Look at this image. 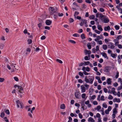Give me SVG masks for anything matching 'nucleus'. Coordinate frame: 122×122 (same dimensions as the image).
<instances>
[{
    "mask_svg": "<svg viewBox=\"0 0 122 122\" xmlns=\"http://www.w3.org/2000/svg\"><path fill=\"white\" fill-rule=\"evenodd\" d=\"M111 79L110 78H109L107 79V82L108 84H111L112 81H111Z\"/></svg>",
    "mask_w": 122,
    "mask_h": 122,
    "instance_id": "obj_11",
    "label": "nucleus"
},
{
    "mask_svg": "<svg viewBox=\"0 0 122 122\" xmlns=\"http://www.w3.org/2000/svg\"><path fill=\"white\" fill-rule=\"evenodd\" d=\"M110 29V27L109 26H108L107 27H105L104 28V30L105 31H107V30H109Z\"/></svg>",
    "mask_w": 122,
    "mask_h": 122,
    "instance_id": "obj_14",
    "label": "nucleus"
},
{
    "mask_svg": "<svg viewBox=\"0 0 122 122\" xmlns=\"http://www.w3.org/2000/svg\"><path fill=\"white\" fill-rule=\"evenodd\" d=\"M88 77V79L87 78V76H85V80L86 82V83H89L91 84H92L94 79V76H89Z\"/></svg>",
    "mask_w": 122,
    "mask_h": 122,
    "instance_id": "obj_1",
    "label": "nucleus"
},
{
    "mask_svg": "<svg viewBox=\"0 0 122 122\" xmlns=\"http://www.w3.org/2000/svg\"><path fill=\"white\" fill-rule=\"evenodd\" d=\"M94 31L96 33L98 34H100V31H98L97 30H95Z\"/></svg>",
    "mask_w": 122,
    "mask_h": 122,
    "instance_id": "obj_43",
    "label": "nucleus"
},
{
    "mask_svg": "<svg viewBox=\"0 0 122 122\" xmlns=\"http://www.w3.org/2000/svg\"><path fill=\"white\" fill-rule=\"evenodd\" d=\"M28 44H31L32 42V40L31 39H28Z\"/></svg>",
    "mask_w": 122,
    "mask_h": 122,
    "instance_id": "obj_34",
    "label": "nucleus"
},
{
    "mask_svg": "<svg viewBox=\"0 0 122 122\" xmlns=\"http://www.w3.org/2000/svg\"><path fill=\"white\" fill-rule=\"evenodd\" d=\"M110 70V67L109 66H106L104 70V71L106 72H108Z\"/></svg>",
    "mask_w": 122,
    "mask_h": 122,
    "instance_id": "obj_6",
    "label": "nucleus"
},
{
    "mask_svg": "<svg viewBox=\"0 0 122 122\" xmlns=\"http://www.w3.org/2000/svg\"><path fill=\"white\" fill-rule=\"evenodd\" d=\"M79 117L81 118L82 119L83 117L81 113H79L78 115Z\"/></svg>",
    "mask_w": 122,
    "mask_h": 122,
    "instance_id": "obj_48",
    "label": "nucleus"
},
{
    "mask_svg": "<svg viewBox=\"0 0 122 122\" xmlns=\"http://www.w3.org/2000/svg\"><path fill=\"white\" fill-rule=\"evenodd\" d=\"M117 55L116 54L112 53L111 54V56L114 58H116Z\"/></svg>",
    "mask_w": 122,
    "mask_h": 122,
    "instance_id": "obj_21",
    "label": "nucleus"
},
{
    "mask_svg": "<svg viewBox=\"0 0 122 122\" xmlns=\"http://www.w3.org/2000/svg\"><path fill=\"white\" fill-rule=\"evenodd\" d=\"M50 14L51 15H52L54 13H56V10L52 7H50L49 8Z\"/></svg>",
    "mask_w": 122,
    "mask_h": 122,
    "instance_id": "obj_3",
    "label": "nucleus"
},
{
    "mask_svg": "<svg viewBox=\"0 0 122 122\" xmlns=\"http://www.w3.org/2000/svg\"><path fill=\"white\" fill-rule=\"evenodd\" d=\"M122 88V86H119L118 87V88L117 89V90L118 91H119L120 90H121Z\"/></svg>",
    "mask_w": 122,
    "mask_h": 122,
    "instance_id": "obj_51",
    "label": "nucleus"
},
{
    "mask_svg": "<svg viewBox=\"0 0 122 122\" xmlns=\"http://www.w3.org/2000/svg\"><path fill=\"white\" fill-rule=\"evenodd\" d=\"M113 98L112 96L110 95H109V96L108 97V99L110 100H112Z\"/></svg>",
    "mask_w": 122,
    "mask_h": 122,
    "instance_id": "obj_37",
    "label": "nucleus"
},
{
    "mask_svg": "<svg viewBox=\"0 0 122 122\" xmlns=\"http://www.w3.org/2000/svg\"><path fill=\"white\" fill-rule=\"evenodd\" d=\"M109 111L108 110H107L105 111V113L106 114H108L109 113Z\"/></svg>",
    "mask_w": 122,
    "mask_h": 122,
    "instance_id": "obj_64",
    "label": "nucleus"
},
{
    "mask_svg": "<svg viewBox=\"0 0 122 122\" xmlns=\"http://www.w3.org/2000/svg\"><path fill=\"white\" fill-rule=\"evenodd\" d=\"M88 121L89 122H95V120L91 117H90L89 118Z\"/></svg>",
    "mask_w": 122,
    "mask_h": 122,
    "instance_id": "obj_12",
    "label": "nucleus"
},
{
    "mask_svg": "<svg viewBox=\"0 0 122 122\" xmlns=\"http://www.w3.org/2000/svg\"><path fill=\"white\" fill-rule=\"evenodd\" d=\"M65 108V106L64 104H62L61 105L60 108L62 109H64Z\"/></svg>",
    "mask_w": 122,
    "mask_h": 122,
    "instance_id": "obj_15",
    "label": "nucleus"
},
{
    "mask_svg": "<svg viewBox=\"0 0 122 122\" xmlns=\"http://www.w3.org/2000/svg\"><path fill=\"white\" fill-rule=\"evenodd\" d=\"M101 107L100 106H97L96 108H95V110H97L98 111H99V110L101 109Z\"/></svg>",
    "mask_w": 122,
    "mask_h": 122,
    "instance_id": "obj_25",
    "label": "nucleus"
},
{
    "mask_svg": "<svg viewBox=\"0 0 122 122\" xmlns=\"http://www.w3.org/2000/svg\"><path fill=\"white\" fill-rule=\"evenodd\" d=\"M87 47H88V48L89 49H90L91 48V46L90 44V43H88L87 44Z\"/></svg>",
    "mask_w": 122,
    "mask_h": 122,
    "instance_id": "obj_36",
    "label": "nucleus"
},
{
    "mask_svg": "<svg viewBox=\"0 0 122 122\" xmlns=\"http://www.w3.org/2000/svg\"><path fill=\"white\" fill-rule=\"evenodd\" d=\"M79 74L80 76H82L83 75V73L81 72H80L79 73Z\"/></svg>",
    "mask_w": 122,
    "mask_h": 122,
    "instance_id": "obj_59",
    "label": "nucleus"
},
{
    "mask_svg": "<svg viewBox=\"0 0 122 122\" xmlns=\"http://www.w3.org/2000/svg\"><path fill=\"white\" fill-rule=\"evenodd\" d=\"M122 38V36L121 35H119L118 36L117 38L116 39H115L114 40V41L117 40L118 41L120 39H121Z\"/></svg>",
    "mask_w": 122,
    "mask_h": 122,
    "instance_id": "obj_17",
    "label": "nucleus"
},
{
    "mask_svg": "<svg viewBox=\"0 0 122 122\" xmlns=\"http://www.w3.org/2000/svg\"><path fill=\"white\" fill-rule=\"evenodd\" d=\"M109 20L108 18H105L103 20L104 22L105 23H107L109 22Z\"/></svg>",
    "mask_w": 122,
    "mask_h": 122,
    "instance_id": "obj_16",
    "label": "nucleus"
},
{
    "mask_svg": "<svg viewBox=\"0 0 122 122\" xmlns=\"http://www.w3.org/2000/svg\"><path fill=\"white\" fill-rule=\"evenodd\" d=\"M101 100L102 101H104L105 100L104 97L103 96H102L101 97Z\"/></svg>",
    "mask_w": 122,
    "mask_h": 122,
    "instance_id": "obj_47",
    "label": "nucleus"
},
{
    "mask_svg": "<svg viewBox=\"0 0 122 122\" xmlns=\"http://www.w3.org/2000/svg\"><path fill=\"white\" fill-rule=\"evenodd\" d=\"M100 17L102 19L104 18H105L106 17L104 15H103L101 13H100Z\"/></svg>",
    "mask_w": 122,
    "mask_h": 122,
    "instance_id": "obj_29",
    "label": "nucleus"
},
{
    "mask_svg": "<svg viewBox=\"0 0 122 122\" xmlns=\"http://www.w3.org/2000/svg\"><path fill=\"white\" fill-rule=\"evenodd\" d=\"M79 12H77V11H76L75 12L74 15L75 16H76V15H77L79 14Z\"/></svg>",
    "mask_w": 122,
    "mask_h": 122,
    "instance_id": "obj_55",
    "label": "nucleus"
},
{
    "mask_svg": "<svg viewBox=\"0 0 122 122\" xmlns=\"http://www.w3.org/2000/svg\"><path fill=\"white\" fill-rule=\"evenodd\" d=\"M99 10L101 12H103L104 11V9L102 8H100L99 9Z\"/></svg>",
    "mask_w": 122,
    "mask_h": 122,
    "instance_id": "obj_49",
    "label": "nucleus"
},
{
    "mask_svg": "<svg viewBox=\"0 0 122 122\" xmlns=\"http://www.w3.org/2000/svg\"><path fill=\"white\" fill-rule=\"evenodd\" d=\"M90 62L89 61H87V62H85L84 63L85 65H88L90 64Z\"/></svg>",
    "mask_w": 122,
    "mask_h": 122,
    "instance_id": "obj_54",
    "label": "nucleus"
},
{
    "mask_svg": "<svg viewBox=\"0 0 122 122\" xmlns=\"http://www.w3.org/2000/svg\"><path fill=\"white\" fill-rule=\"evenodd\" d=\"M101 54L102 55V56L104 57L105 58L107 57V55L106 53L105 52H102L101 53Z\"/></svg>",
    "mask_w": 122,
    "mask_h": 122,
    "instance_id": "obj_19",
    "label": "nucleus"
},
{
    "mask_svg": "<svg viewBox=\"0 0 122 122\" xmlns=\"http://www.w3.org/2000/svg\"><path fill=\"white\" fill-rule=\"evenodd\" d=\"M118 84L117 82H115L113 84V86L115 87H116L118 86Z\"/></svg>",
    "mask_w": 122,
    "mask_h": 122,
    "instance_id": "obj_62",
    "label": "nucleus"
},
{
    "mask_svg": "<svg viewBox=\"0 0 122 122\" xmlns=\"http://www.w3.org/2000/svg\"><path fill=\"white\" fill-rule=\"evenodd\" d=\"M73 36L74 37H79L80 36L77 33H75L73 34Z\"/></svg>",
    "mask_w": 122,
    "mask_h": 122,
    "instance_id": "obj_27",
    "label": "nucleus"
},
{
    "mask_svg": "<svg viewBox=\"0 0 122 122\" xmlns=\"http://www.w3.org/2000/svg\"><path fill=\"white\" fill-rule=\"evenodd\" d=\"M68 41L69 42H71L72 43L75 44L76 43V42L75 41L72 40H69Z\"/></svg>",
    "mask_w": 122,
    "mask_h": 122,
    "instance_id": "obj_31",
    "label": "nucleus"
},
{
    "mask_svg": "<svg viewBox=\"0 0 122 122\" xmlns=\"http://www.w3.org/2000/svg\"><path fill=\"white\" fill-rule=\"evenodd\" d=\"M102 48L104 50H106L107 49V46L106 45H103L102 46Z\"/></svg>",
    "mask_w": 122,
    "mask_h": 122,
    "instance_id": "obj_23",
    "label": "nucleus"
},
{
    "mask_svg": "<svg viewBox=\"0 0 122 122\" xmlns=\"http://www.w3.org/2000/svg\"><path fill=\"white\" fill-rule=\"evenodd\" d=\"M16 104L17 107L19 108L20 107L19 105H20L21 102H20V101L19 100H18L16 102Z\"/></svg>",
    "mask_w": 122,
    "mask_h": 122,
    "instance_id": "obj_13",
    "label": "nucleus"
},
{
    "mask_svg": "<svg viewBox=\"0 0 122 122\" xmlns=\"http://www.w3.org/2000/svg\"><path fill=\"white\" fill-rule=\"evenodd\" d=\"M5 115V113H4L3 112L1 113V114H0V117L3 118L4 116Z\"/></svg>",
    "mask_w": 122,
    "mask_h": 122,
    "instance_id": "obj_39",
    "label": "nucleus"
},
{
    "mask_svg": "<svg viewBox=\"0 0 122 122\" xmlns=\"http://www.w3.org/2000/svg\"><path fill=\"white\" fill-rule=\"evenodd\" d=\"M102 106L103 107L107 108V105L105 103H103L102 104Z\"/></svg>",
    "mask_w": 122,
    "mask_h": 122,
    "instance_id": "obj_33",
    "label": "nucleus"
},
{
    "mask_svg": "<svg viewBox=\"0 0 122 122\" xmlns=\"http://www.w3.org/2000/svg\"><path fill=\"white\" fill-rule=\"evenodd\" d=\"M80 93L79 92H76L75 93V96L77 98H78L80 96Z\"/></svg>",
    "mask_w": 122,
    "mask_h": 122,
    "instance_id": "obj_10",
    "label": "nucleus"
},
{
    "mask_svg": "<svg viewBox=\"0 0 122 122\" xmlns=\"http://www.w3.org/2000/svg\"><path fill=\"white\" fill-rule=\"evenodd\" d=\"M97 27L98 30H100L101 31H102V30L103 29L101 27V25H98Z\"/></svg>",
    "mask_w": 122,
    "mask_h": 122,
    "instance_id": "obj_20",
    "label": "nucleus"
},
{
    "mask_svg": "<svg viewBox=\"0 0 122 122\" xmlns=\"http://www.w3.org/2000/svg\"><path fill=\"white\" fill-rule=\"evenodd\" d=\"M4 46V45L3 44H1L0 45V47L1 49H3Z\"/></svg>",
    "mask_w": 122,
    "mask_h": 122,
    "instance_id": "obj_63",
    "label": "nucleus"
},
{
    "mask_svg": "<svg viewBox=\"0 0 122 122\" xmlns=\"http://www.w3.org/2000/svg\"><path fill=\"white\" fill-rule=\"evenodd\" d=\"M86 96V94L85 93H83L81 95V97L83 99L85 98V97Z\"/></svg>",
    "mask_w": 122,
    "mask_h": 122,
    "instance_id": "obj_35",
    "label": "nucleus"
},
{
    "mask_svg": "<svg viewBox=\"0 0 122 122\" xmlns=\"http://www.w3.org/2000/svg\"><path fill=\"white\" fill-rule=\"evenodd\" d=\"M95 17V16L93 15H90L89 17V18L90 19H94Z\"/></svg>",
    "mask_w": 122,
    "mask_h": 122,
    "instance_id": "obj_22",
    "label": "nucleus"
},
{
    "mask_svg": "<svg viewBox=\"0 0 122 122\" xmlns=\"http://www.w3.org/2000/svg\"><path fill=\"white\" fill-rule=\"evenodd\" d=\"M100 13H97L96 15V16L97 18L98 17H100Z\"/></svg>",
    "mask_w": 122,
    "mask_h": 122,
    "instance_id": "obj_42",
    "label": "nucleus"
},
{
    "mask_svg": "<svg viewBox=\"0 0 122 122\" xmlns=\"http://www.w3.org/2000/svg\"><path fill=\"white\" fill-rule=\"evenodd\" d=\"M20 108L22 109L24 107V104L22 102L20 103Z\"/></svg>",
    "mask_w": 122,
    "mask_h": 122,
    "instance_id": "obj_46",
    "label": "nucleus"
},
{
    "mask_svg": "<svg viewBox=\"0 0 122 122\" xmlns=\"http://www.w3.org/2000/svg\"><path fill=\"white\" fill-rule=\"evenodd\" d=\"M14 79L16 81H18L19 80L18 78L16 77H14Z\"/></svg>",
    "mask_w": 122,
    "mask_h": 122,
    "instance_id": "obj_60",
    "label": "nucleus"
},
{
    "mask_svg": "<svg viewBox=\"0 0 122 122\" xmlns=\"http://www.w3.org/2000/svg\"><path fill=\"white\" fill-rule=\"evenodd\" d=\"M113 113H114H114H117V109L116 108H115L113 109Z\"/></svg>",
    "mask_w": 122,
    "mask_h": 122,
    "instance_id": "obj_32",
    "label": "nucleus"
},
{
    "mask_svg": "<svg viewBox=\"0 0 122 122\" xmlns=\"http://www.w3.org/2000/svg\"><path fill=\"white\" fill-rule=\"evenodd\" d=\"M91 1H92L91 0H85V2L89 4L91 3Z\"/></svg>",
    "mask_w": 122,
    "mask_h": 122,
    "instance_id": "obj_41",
    "label": "nucleus"
},
{
    "mask_svg": "<svg viewBox=\"0 0 122 122\" xmlns=\"http://www.w3.org/2000/svg\"><path fill=\"white\" fill-rule=\"evenodd\" d=\"M18 89H19V90L18 91V93L20 96V97H22V95L21 94H22L23 92H22L23 89V88L21 86H18Z\"/></svg>",
    "mask_w": 122,
    "mask_h": 122,
    "instance_id": "obj_2",
    "label": "nucleus"
},
{
    "mask_svg": "<svg viewBox=\"0 0 122 122\" xmlns=\"http://www.w3.org/2000/svg\"><path fill=\"white\" fill-rule=\"evenodd\" d=\"M115 89L114 87H113L112 88L111 92L112 93L115 95H117V92L115 91Z\"/></svg>",
    "mask_w": 122,
    "mask_h": 122,
    "instance_id": "obj_9",
    "label": "nucleus"
},
{
    "mask_svg": "<svg viewBox=\"0 0 122 122\" xmlns=\"http://www.w3.org/2000/svg\"><path fill=\"white\" fill-rule=\"evenodd\" d=\"M86 71L87 72H89L90 71V68L88 67H86Z\"/></svg>",
    "mask_w": 122,
    "mask_h": 122,
    "instance_id": "obj_58",
    "label": "nucleus"
},
{
    "mask_svg": "<svg viewBox=\"0 0 122 122\" xmlns=\"http://www.w3.org/2000/svg\"><path fill=\"white\" fill-rule=\"evenodd\" d=\"M4 112L8 115L10 114V112L8 110H6L5 109L4 110Z\"/></svg>",
    "mask_w": 122,
    "mask_h": 122,
    "instance_id": "obj_26",
    "label": "nucleus"
},
{
    "mask_svg": "<svg viewBox=\"0 0 122 122\" xmlns=\"http://www.w3.org/2000/svg\"><path fill=\"white\" fill-rule=\"evenodd\" d=\"M69 21L71 23L72 22L74 21V20L73 18H70Z\"/></svg>",
    "mask_w": 122,
    "mask_h": 122,
    "instance_id": "obj_56",
    "label": "nucleus"
},
{
    "mask_svg": "<svg viewBox=\"0 0 122 122\" xmlns=\"http://www.w3.org/2000/svg\"><path fill=\"white\" fill-rule=\"evenodd\" d=\"M81 37L82 39L85 38V35L84 34H83L81 35Z\"/></svg>",
    "mask_w": 122,
    "mask_h": 122,
    "instance_id": "obj_28",
    "label": "nucleus"
},
{
    "mask_svg": "<svg viewBox=\"0 0 122 122\" xmlns=\"http://www.w3.org/2000/svg\"><path fill=\"white\" fill-rule=\"evenodd\" d=\"M81 105L82 106V108H84V107L85 105L84 101H81Z\"/></svg>",
    "mask_w": 122,
    "mask_h": 122,
    "instance_id": "obj_24",
    "label": "nucleus"
},
{
    "mask_svg": "<svg viewBox=\"0 0 122 122\" xmlns=\"http://www.w3.org/2000/svg\"><path fill=\"white\" fill-rule=\"evenodd\" d=\"M87 20H82L81 22L80 23V25L81 26H82L83 24H86L87 23Z\"/></svg>",
    "mask_w": 122,
    "mask_h": 122,
    "instance_id": "obj_5",
    "label": "nucleus"
},
{
    "mask_svg": "<svg viewBox=\"0 0 122 122\" xmlns=\"http://www.w3.org/2000/svg\"><path fill=\"white\" fill-rule=\"evenodd\" d=\"M108 46L110 47L109 48L111 49H113L115 46L114 45V44L111 42H109L108 44Z\"/></svg>",
    "mask_w": 122,
    "mask_h": 122,
    "instance_id": "obj_4",
    "label": "nucleus"
},
{
    "mask_svg": "<svg viewBox=\"0 0 122 122\" xmlns=\"http://www.w3.org/2000/svg\"><path fill=\"white\" fill-rule=\"evenodd\" d=\"M81 92L82 93L84 92H85L86 89L85 87L83 85H82L81 86Z\"/></svg>",
    "mask_w": 122,
    "mask_h": 122,
    "instance_id": "obj_7",
    "label": "nucleus"
},
{
    "mask_svg": "<svg viewBox=\"0 0 122 122\" xmlns=\"http://www.w3.org/2000/svg\"><path fill=\"white\" fill-rule=\"evenodd\" d=\"M4 119V121L6 122H9V121L7 119V117H5Z\"/></svg>",
    "mask_w": 122,
    "mask_h": 122,
    "instance_id": "obj_50",
    "label": "nucleus"
},
{
    "mask_svg": "<svg viewBox=\"0 0 122 122\" xmlns=\"http://www.w3.org/2000/svg\"><path fill=\"white\" fill-rule=\"evenodd\" d=\"M46 36H42L41 37V39L42 40H43L45 39H46Z\"/></svg>",
    "mask_w": 122,
    "mask_h": 122,
    "instance_id": "obj_52",
    "label": "nucleus"
},
{
    "mask_svg": "<svg viewBox=\"0 0 122 122\" xmlns=\"http://www.w3.org/2000/svg\"><path fill=\"white\" fill-rule=\"evenodd\" d=\"M115 28L116 30H118L119 29L120 27L119 26H118L117 25H116L115 26Z\"/></svg>",
    "mask_w": 122,
    "mask_h": 122,
    "instance_id": "obj_38",
    "label": "nucleus"
},
{
    "mask_svg": "<svg viewBox=\"0 0 122 122\" xmlns=\"http://www.w3.org/2000/svg\"><path fill=\"white\" fill-rule=\"evenodd\" d=\"M115 100L116 101L118 102H120V99L119 98L117 99L116 98H115L113 99V102H115V101H114Z\"/></svg>",
    "mask_w": 122,
    "mask_h": 122,
    "instance_id": "obj_18",
    "label": "nucleus"
},
{
    "mask_svg": "<svg viewBox=\"0 0 122 122\" xmlns=\"http://www.w3.org/2000/svg\"><path fill=\"white\" fill-rule=\"evenodd\" d=\"M57 15H57V13H55V14L54 15V18L56 19H57Z\"/></svg>",
    "mask_w": 122,
    "mask_h": 122,
    "instance_id": "obj_53",
    "label": "nucleus"
},
{
    "mask_svg": "<svg viewBox=\"0 0 122 122\" xmlns=\"http://www.w3.org/2000/svg\"><path fill=\"white\" fill-rule=\"evenodd\" d=\"M96 97V96L95 95H93L91 99L92 100L94 99Z\"/></svg>",
    "mask_w": 122,
    "mask_h": 122,
    "instance_id": "obj_61",
    "label": "nucleus"
},
{
    "mask_svg": "<svg viewBox=\"0 0 122 122\" xmlns=\"http://www.w3.org/2000/svg\"><path fill=\"white\" fill-rule=\"evenodd\" d=\"M56 61H57V62H58L59 63H62V61L59 59H56Z\"/></svg>",
    "mask_w": 122,
    "mask_h": 122,
    "instance_id": "obj_40",
    "label": "nucleus"
},
{
    "mask_svg": "<svg viewBox=\"0 0 122 122\" xmlns=\"http://www.w3.org/2000/svg\"><path fill=\"white\" fill-rule=\"evenodd\" d=\"M119 76V72L117 71L116 73V74L115 76V78L117 79L118 78Z\"/></svg>",
    "mask_w": 122,
    "mask_h": 122,
    "instance_id": "obj_44",
    "label": "nucleus"
},
{
    "mask_svg": "<svg viewBox=\"0 0 122 122\" xmlns=\"http://www.w3.org/2000/svg\"><path fill=\"white\" fill-rule=\"evenodd\" d=\"M38 27L40 28L42 26V24L41 23H40L38 24Z\"/></svg>",
    "mask_w": 122,
    "mask_h": 122,
    "instance_id": "obj_45",
    "label": "nucleus"
},
{
    "mask_svg": "<svg viewBox=\"0 0 122 122\" xmlns=\"http://www.w3.org/2000/svg\"><path fill=\"white\" fill-rule=\"evenodd\" d=\"M45 29H47L48 30H50V28L49 26H45Z\"/></svg>",
    "mask_w": 122,
    "mask_h": 122,
    "instance_id": "obj_57",
    "label": "nucleus"
},
{
    "mask_svg": "<svg viewBox=\"0 0 122 122\" xmlns=\"http://www.w3.org/2000/svg\"><path fill=\"white\" fill-rule=\"evenodd\" d=\"M52 21L50 20H46L45 23L48 25H50Z\"/></svg>",
    "mask_w": 122,
    "mask_h": 122,
    "instance_id": "obj_8",
    "label": "nucleus"
},
{
    "mask_svg": "<svg viewBox=\"0 0 122 122\" xmlns=\"http://www.w3.org/2000/svg\"><path fill=\"white\" fill-rule=\"evenodd\" d=\"M57 13V15H58L59 16H63V14L62 13L60 14V13Z\"/></svg>",
    "mask_w": 122,
    "mask_h": 122,
    "instance_id": "obj_30",
    "label": "nucleus"
}]
</instances>
